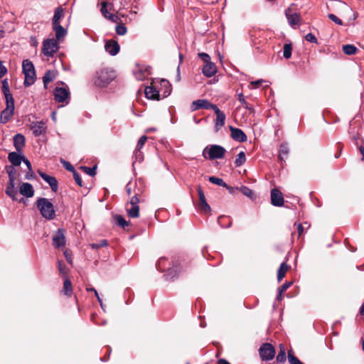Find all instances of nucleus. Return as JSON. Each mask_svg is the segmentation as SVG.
I'll use <instances>...</instances> for the list:
<instances>
[{"label":"nucleus","mask_w":364,"mask_h":364,"mask_svg":"<svg viewBox=\"0 0 364 364\" xmlns=\"http://www.w3.org/2000/svg\"><path fill=\"white\" fill-rule=\"evenodd\" d=\"M165 93L166 92H164V95H161L160 92H144L146 98L152 100H159L161 99L166 98L168 95H165Z\"/></svg>","instance_id":"34"},{"label":"nucleus","mask_w":364,"mask_h":364,"mask_svg":"<svg viewBox=\"0 0 364 364\" xmlns=\"http://www.w3.org/2000/svg\"><path fill=\"white\" fill-rule=\"evenodd\" d=\"M285 15L288 20V23L292 27L299 25L301 20V15L299 13L294 12L290 7L286 9Z\"/></svg>","instance_id":"12"},{"label":"nucleus","mask_w":364,"mask_h":364,"mask_svg":"<svg viewBox=\"0 0 364 364\" xmlns=\"http://www.w3.org/2000/svg\"><path fill=\"white\" fill-rule=\"evenodd\" d=\"M58 49V41L54 38L46 39L43 43L42 51L45 55L53 56Z\"/></svg>","instance_id":"9"},{"label":"nucleus","mask_w":364,"mask_h":364,"mask_svg":"<svg viewBox=\"0 0 364 364\" xmlns=\"http://www.w3.org/2000/svg\"><path fill=\"white\" fill-rule=\"evenodd\" d=\"M58 75V72L55 70H48L46 72L43 77V82L44 89L48 90L49 88L48 84L55 80Z\"/></svg>","instance_id":"15"},{"label":"nucleus","mask_w":364,"mask_h":364,"mask_svg":"<svg viewBox=\"0 0 364 364\" xmlns=\"http://www.w3.org/2000/svg\"><path fill=\"white\" fill-rule=\"evenodd\" d=\"M116 77L113 70L105 68L100 69L96 73L95 85L98 87H105L109 85Z\"/></svg>","instance_id":"1"},{"label":"nucleus","mask_w":364,"mask_h":364,"mask_svg":"<svg viewBox=\"0 0 364 364\" xmlns=\"http://www.w3.org/2000/svg\"><path fill=\"white\" fill-rule=\"evenodd\" d=\"M23 73L24 74V84L31 85L36 80V71L34 65L29 60H24L22 63Z\"/></svg>","instance_id":"5"},{"label":"nucleus","mask_w":364,"mask_h":364,"mask_svg":"<svg viewBox=\"0 0 364 364\" xmlns=\"http://www.w3.org/2000/svg\"><path fill=\"white\" fill-rule=\"evenodd\" d=\"M7 72V69L4 65H3L2 63L0 62V78H1Z\"/></svg>","instance_id":"60"},{"label":"nucleus","mask_w":364,"mask_h":364,"mask_svg":"<svg viewBox=\"0 0 364 364\" xmlns=\"http://www.w3.org/2000/svg\"><path fill=\"white\" fill-rule=\"evenodd\" d=\"M271 203L274 206L281 207L284 205V197L281 191L277 188L271 191Z\"/></svg>","instance_id":"13"},{"label":"nucleus","mask_w":364,"mask_h":364,"mask_svg":"<svg viewBox=\"0 0 364 364\" xmlns=\"http://www.w3.org/2000/svg\"><path fill=\"white\" fill-rule=\"evenodd\" d=\"M127 207V213L129 218H137L139 216V207L135 205H130Z\"/></svg>","instance_id":"33"},{"label":"nucleus","mask_w":364,"mask_h":364,"mask_svg":"<svg viewBox=\"0 0 364 364\" xmlns=\"http://www.w3.org/2000/svg\"><path fill=\"white\" fill-rule=\"evenodd\" d=\"M138 194H139V191L135 192L134 196H133L131 198L130 201H129L130 205L139 206L138 204L139 203V198H138Z\"/></svg>","instance_id":"51"},{"label":"nucleus","mask_w":364,"mask_h":364,"mask_svg":"<svg viewBox=\"0 0 364 364\" xmlns=\"http://www.w3.org/2000/svg\"><path fill=\"white\" fill-rule=\"evenodd\" d=\"M23 156L19 155L16 152H11L9 154L8 159L14 166H18L22 161Z\"/></svg>","instance_id":"29"},{"label":"nucleus","mask_w":364,"mask_h":364,"mask_svg":"<svg viewBox=\"0 0 364 364\" xmlns=\"http://www.w3.org/2000/svg\"><path fill=\"white\" fill-rule=\"evenodd\" d=\"M6 193L13 200H17L18 196V190L16 187L14 188H6Z\"/></svg>","instance_id":"38"},{"label":"nucleus","mask_w":364,"mask_h":364,"mask_svg":"<svg viewBox=\"0 0 364 364\" xmlns=\"http://www.w3.org/2000/svg\"><path fill=\"white\" fill-rule=\"evenodd\" d=\"M280 350L278 355H277V362L282 363L286 360V351L283 345L279 346Z\"/></svg>","instance_id":"42"},{"label":"nucleus","mask_w":364,"mask_h":364,"mask_svg":"<svg viewBox=\"0 0 364 364\" xmlns=\"http://www.w3.org/2000/svg\"><path fill=\"white\" fill-rule=\"evenodd\" d=\"M119 45L114 40H108L105 45V50L111 55H117L119 51Z\"/></svg>","instance_id":"17"},{"label":"nucleus","mask_w":364,"mask_h":364,"mask_svg":"<svg viewBox=\"0 0 364 364\" xmlns=\"http://www.w3.org/2000/svg\"><path fill=\"white\" fill-rule=\"evenodd\" d=\"M22 161L26 165L29 171H32L31 164L30 161L23 156V159H22Z\"/></svg>","instance_id":"62"},{"label":"nucleus","mask_w":364,"mask_h":364,"mask_svg":"<svg viewBox=\"0 0 364 364\" xmlns=\"http://www.w3.org/2000/svg\"><path fill=\"white\" fill-rule=\"evenodd\" d=\"M207 109H213L215 112V114L222 112V111H220V109L215 105L212 104L209 102L208 103Z\"/></svg>","instance_id":"57"},{"label":"nucleus","mask_w":364,"mask_h":364,"mask_svg":"<svg viewBox=\"0 0 364 364\" xmlns=\"http://www.w3.org/2000/svg\"><path fill=\"white\" fill-rule=\"evenodd\" d=\"M289 153V149L288 147V144L287 143H282L280 146L278 154V159L282 164L285 162V160L288 157Z\"/></svg>","instance_id":"24"},{"label":"nucleus","mask_w":364,"mask_h":364,"mask_svg":"<svg viewBox=\"0 0 364 364\" xmlns=\"http://www.w3.org/2000/svg\"><path fill=\"white\" fill-rule=\"evenodd\" d=\"M31 129L33 131V134L36 136H38L46 132V126L45 122L42 121L37 122L32 125Z\"/></svg>","instance_id":"23"},{"label":"nucleus","mask_w":364,"mask_h":364,"mask_svg":"<svg viewBox=\"0 0 364 364\" xmlns=\"http://www.w3.org/2000/svg\"><path fill=\"white\" fill-rule=\"evenodd\" d=\"M116 33L119 36H123L127 33V28L124 23H118L115 28Z\"/></svg>","instance_id":"45"},{"label":"nucleus","mask_w":364,"mask_h":364,"mask_svg":"<svg viewBox=\"0 0 364 364\" xmlns=\"http://www.w3.org/2000/svg\"><path fill=\"white\" fill-rule=\"evenodd\" d=\"M73 174L76 183L80 187L82 186V181L80 175L76 171H74Z\"/></svg>","instance_id":"56"},{"label":"nucleus","mask_w":364,"mask_h":364,"mask_svg":"<svg viewBox=\"0 0 364 364\" xmlns=\"http://www.w3.org/2000/svg\"><path fill=\"white\" fill-rule=\"evenodd\" d=\"M58 269L60 274L63 275H66L68 273V269L66 265L63 264L62 262L58 261Z\"/></svg>","instance_id":"53"},{"label":"nucleus","mask_w":364,"mask_h":364,"mask_svg":"<svg viewBox=\"0 0 364 364\" xmlns=\"http://www.w3.org/2000/svg\"><path fill=\"white\" fill-rule=\"evenodd\" d=\"M269 87V83L267 81L264 80H257L256 81H252L248 83L247 88L250 90H267Z\"/></svg>","instance_id":"21"},{"label":"nucleus","mask_w":364,"mask_h":364,"mask_svg":"<svg viewBox=\"0 0 364 364\" xmlns=\"http://www.w3.org/2000/svg\"><path fill=\"white\" fill-rule=\"evenodd\" d=\"M197 192L198 194L199 202L198 204V210L202 214H210L211 212L210 206L206 201L205 196L203 191L202 190L200 186H198Z\"/></svg>","instance_id":"10"},{"label":"nucleus","mask_w":364,"mask_h":364,"mask_svg":"<svg viewBox=\"0 0 364 364\" xmlns=\"http://www.w3.org/2000/svg\"><path fill=\"white\" fill-rule=\"evenodd\" d=\"M225 121V114L222 112L220 114H216V119L215 123V128L216 131H218L224 126Z\"/></svg>","instance_id":"32"},{"label":"nucleus","mask_w":364,"mask_h":364,"mask_svg":"<svg viewBox=\"0 0 364 364\" xmlns=\"http://www.w3.org/2000/svg\"><path fill=\"white\" fill-rule=\"evenodd\" d=\"M246 161V156L244 151H240L236 156L235 164L237 167L241 166L245 164Z\"/></svg>","instance_id":"37"},{"label":"nucleus","mask_w":364,"mask_h":364,"mask_svg":"<svg viewBox=\"0 0 364 364\" xmlns=\"http://www.w3.org/2000/svg\"><path fill=\"white\" fill-rule=\"evenodd\" d=\"M168 262L167 259L165 257H161L156 263V268L161 272L167 269V272L165 274V277L167 280H173L177 277L178 274V267H166V262Z\"/></svg>","instance_id":"7"},{"label":"nucleus","mask_w":364,"mask_h":364,"mask_svg":"<svg viewBox=\"0 0 364 364\" xmlns=\"http://www.w3.org/2000/svg\"><path fill=\"white\" fill-rule=\"evenodd\" d=\"M274 354V348L270 343H264L259 348V355L262 360H272Z\"/></svg>","instance_id":"11"},{"label":"nucleus","mask_w":364,"mask_h":364,"mask_svg":"<svg viewBox=\"0 0 364 364\" xmlns=\"http://www.w3.org/2000/svg\"><path fill=\"white\" fill-rule=\"evenodd\" d=\"M114 219L117 224L123 228H125L129 225V222L125 220V219L120 215H116Z\"/></svg>","instance_id":"41"},{"label":"nucleus","mask_w":364,"mask_h":364,"mask_svg":"<svg viewBox=\"0 0 364 364\" xmlns=\"http://www.w3.org/2000/svg\"><path fill=\"white\" fill-rule=\"evenodd\" d=\"M292 284L291 282H284L279 288V290H280V294H282L283 292L287 290L291 285Z\"/></svg>","instance_id":"55"},{"label":"nucleus","mask_w":364,"mask_h":364,"mask_svg":"<svg viewBox=\"0 0 364 364\" xmlns=\"http://www.w3.org/2000/svg\"><path fill=\"white\" fill-rule=\"evenodd\" d=\"M288 359L290 364H302V363L294 355L291 350L288 352Z\"/></svg>","instance_id":"46"},{"label":"nucleus","mask_w":364,"mask_h":364,"mask_svg":"<svg viewBox=\"0 0 364 364\" xmlns=\"http://www.w3.org/2000/svg\"><path fill=\"white\" fill-rule=\"evenodd\" d=\"M208 101L207 100H197L193 101L191 105L192 112L198 110L200 109H207Z\"/></svg>","instance_id":"27"},{"label":"nucleus","mask_w":364,"mask_h":364,"mask_svg":"<svg viewBox=\"0 0 364 364\" xmlns=\"http://www.w3.org/2000/svg\"><path fill=\"white\" fill-rule=\"evenodd\" d=\"M238 100L243 105H246V108H248V106L247 105V103L245 100V96L243 95L242 92H240L238 95Z\"/></svg>","instance_id":"63"},{"label":"nucleus","mask_w":364,"mask_h":364,"mask_svg":"<svg viewBox=\"0 0 364 364\" xmlns=\"http://www.w3.org/2000/svg\"><path fill=\"white\" fill-rule=\"evenodd\" d=\"M53 243L55 248H60L65 246V237L64 235V230H58L55 235L53 237Z\"/></svg>","instance_id":"14"},{"label":"nucleus","mask_w":364,"mask_h":364,"mask_svg":"<svg viewBox=\"0 0 364 364\" xmlns=\"http://www.w3.org/2000/svg\"><path fill=\"white\" fill-rule=\"evenodd\" d=\"M240 190L244 196H245L251 199H253L255 198L254 193L250 188L242 186H241Z\"/></svg>","instance_id":"40"},{"label":"nucleus","mask_w":364,"mask_h":364,"mask_svg":"<svg viewBox=\"0 0 364 364\" xmlns=\"http://www.w3.org/2000/svg\"><path fill=\"white\" fill-rule=\"evenodd\" d=\"M19 191L21 195L27 198H31L34 195L33 186L29 183H23L19 188Z\"/></svg>","instance_id":"22"},{"label":"nucleus","mask_w":364,"mask_h":364,"mask_svg":"<svg viewBox=\"0 0 364 364\" xmlns=\"http://www.w3.org/2000/svg\"><path fill=\"white\" fill-rule=\"evenodd\" d=\"M81 168L86 173L87 175L90 176H94L96 174V167H87V166H81Z\"/></svg>","instance_id":"47"},{"label":"nucleus","mask_w":364,"mask_h":364,"mask_svg":"<svg viewBox=\"0 0 364 364\" xmlns=\"http://www.w3.org/2000/svg\"><path fill=\"white\" fill-rule=\"evenodd\" d=\"M146 140L147 137L146 136H141L136 144V151H139L146 143Z\"/></svg>","instance_id":"48"},{"label":"nucleus","mask_w":364,"mask_h":364,"mask_svg":"<svg viewBox=\"0 0 364 364\" xmlns=\"http://www.w3.org/2000/svg\"><path fill=\"white\" fill-rule=\"evenodd\" d=\"M208 180L210 183L213 184H216L222 187H228L227 183L222 178H217L215 176H210Z\"/></svg>","instance_id":"39"},{"label":"nucleus","mask_w":364,"mask_h":364,"mask_svg":"<svg viewBox=\"0 0 364 364\" xmlns=\"http://www.w3.org/2000/svg\"><path fill=\"white\" fill-rule=\"evenodd\" d=\"M225 152L226 150L223 146L213 144L207 146L204 149L203 156L210 160L220 159L224 157Z\"/></svg>","instance_id":"4"},{"label":"nucleus","mask_w":364,"mask_h":364,"mask_svg":"<svg viewBox=\"0 0 364 364\" xmlns=\"http://www.w3.org/2000/svg\"><path fill=\"white\" fill-rule=\"evenodd\" d=\"M14 145L17 151H21L25 145V137L21 134H17L14 136Z\"/></svg>","instance_id":"26"},{"label":"nucleus","mask_w":364,"mask_h":364,"mask_svg":"<svg viewBox=\"0 0 364 364\" xmlns=\"http://www.w3.org/2000/svg\"><path fill=\"white\" fill-rule=\"evenodd\" d=\"M231 132V137L237 141L244 142L247 140V136L244 132L238 128H235L232 126L230 127Z\"/></svg>","instance_id":"20"},{"label":"nucleus","mask_w":364,"mask_h":364,"mask_svg":"<svg viewBox=\"0 0 364 364\" xmlns=\"http://www.w3.org/2000/svg\"><path fill=\"white\" fill-rule=\"evenodd\" d=\"M292 46L291 43H286L284 46L283 55L286 59H289L291 56Z\"/></svg>","instance_id":"43"},{"label":"nucleus","mask_w":364,"mask_h":364,"mask_svg":"<svg viewBox=\"0 0 364 364\" xmlns=\"http://www.w3.org/2000/svg\"><path fill=\"white\" fill-rule=\"evenodd\" d=\"M1 91H9V85L6 80L2 81Z\"/></svg>","instance_id":"61"},{"label":"nucleus","mask_w":364,"mask_h":364,"mask_svg":"<svg viewBox=\"0 0 364 364\" xmlns=\"http://www.w3.org/2000/svg\"><path fill=\"white\" fill-rule=\"evenodd\" d=\"M225 218H226L224 215H220L218 218V223L222 228H228L231 226L232 222L229 221L227 224L223 223V220H225Z\"/></svg>","instance_id":"50"},{"label":"nucleus","mask_w":364,"mask_h":364,"mask_svg":"<svg viewBox=\"0 0 364 364\" xmlns=\"http://www.w3.org/2000/svg\"><path fill=\"white\" fill-rule=\"evenodd\" d=\"M62 292L68 296H71V295L73 294V287H72L71 282L67 277L64 280Z\"/></svg>","instance_id":"30"},{"label":"nucleus","mask_w":364,"mask_h":364,"mask_svg":"<svg viewBox=\"0 0 364 364\" xmlns=\"http://www.w3.org/2000/svg\"><path fill=\"white\" fill-rule=\"evenodd\" d=\"M38 173L40 175V176L46 182L49 184L51 190L53 191V192H57L58 191V181L56 180V178L53 176H49L43 172H41L40 171H38Z\"/></svg>","instance_id":"19"},{"label":"nucleus","mask_w":364,"mask_h":364,"mask_svg":"<svg viewBox=\"0 0 364 364\" xmlns=\"http://www.w3.org/2000/svg\"><path fill=\"white\" fill-rule=\"evenodd\" d=\"M305 39L307 41L311 42V43H318L316 38L311 33H309L306 34V36H305Z\"/></svg>","instance_id":"58"},{"label":"nucleus","mask_w":364,"mask_h":364,"mask_svg":"<svg viewBox=\"0 0 364 364\" xmlns=\"http://www.w3.org/2000/svg\"><path fill=\"white\" fill-rule=\"evenodd\" d=\"M342 50L346 55H354L358 51V48L353 45L347 44L343 46Z\"/></svg>","instance_id":"36"},{"label":"nucleus","mask_w":364,"mask_h":364,"mask_svg":"<svg viewBox=\"0 0 364 364\" xmlns=\"http://www.w3.org/2000/svg\"><path fill=\"white\" fill-rule=\"evenodd\" d=\"M15 181H16V179H14V178L9 179V182H8L6 188H14V187H16Z\"/></svg>","instance_id":"64"},{"label":"nucleus","mask_w":364,"mask_h":364,"mask_svg":"<svg viewBox=\"0 0 364 364\" xmlns=\"http://www.w3.org/2000/svg\"><path fill=\"white\" fill-rule=\"evenodd\" d=\"M328 17L332 21H333L334 23H336V24L338 25H343V21L339 18H338L336 15L333 14H329L328 15Z\"/></svg>","instance_id":"54"},{"label":"nucleus","mask_w":364,"mask_h":364,"mask_svg":"<svg viewBox=\"0 0 364 364\" xmlns=\"http://www.w3.org/2000/svg\"><path fill=\"white\" fill-rule=\"evenodd\" d=\"M6 100V108L1 112L0 122L7 123L13 117L14 112V100L11 92H4Z\"/></svg>","instance_id":"2"},{"label":"nucleus","mask_w":364,"mask_h":364,"mask_svg":"<svg viewBox=\"0 0 364 364\" xmlns=\"http://www.w3.org/2000/svg\"><path fill=\"white\" fill-rule=\"evenodd\" d=\"M288 270V266L286 262H282L277 271V279L279 282L284 277L286 272Z\"/></svg>","instance_id":"35"},{"label":"nucleus","mask_w":364,"mask_h":364,"mask_svg":"<svg viewBox=\"0 0 364 364\" xmlns=\"http://www.w3.org/2000/svg\"><path fill=\"white\" fill-rule=\"evenodd\" d=\"M36 205L43 218L48 220H52L54 218L55 215L54 207L48 199L41 198L37 200Z\"/></svg>","instance_id":"3"},{"label":"nucleus","mask_w":364,"mask_h":364,"mask_svg":"<svg viewBox=\"0 0 364 364\" xmlns=\"http://www.w3.org/2000/svg\"><path fill=\"white\" fill-rule=\"evenodd\" d=\"M6 172L9 176V179H16V170L13 166H6Z\"/></svg>","instance_id":"49"},{"label":"nucleus","mask_w":364,"mask_h":364,"mask_svg":"<svg viewBox=\"0 0 364 364\" xmlns=\"http://www.w3.org/2000/svg\"><path fill=\"white\" fill-rule=\"evenodd\" d=\"M202 72L205 76L211 77L214 75L217 72L216 66L212 62L205 64L202 69Z\"/></svg>","instance_id":"25"},{"label":"nucleus","mask_w":364,"mask_h":364,"mask_svg":"<svg viewBox=\"0 0 364 364\" xmlns=\"http://www.w3.org/2000/svg\"><path fill=\"white\" fill-rule=\"evenodd\" d=\"M171 91V85L169 81L164 78H154L152 80L150 85H146L144 91Z\"/></svg>","instance_id":"6"},{"label":"nucleus","mask_w":364,"mask_h":364,"mask_svg":"<svg viewBox=\"0 0 364 364\" xmlns=\"http://www.w3.org/2000/svg\"><path fill=\"white\" fill-rule=\"evenodd\" d=\"M100 12L104 18L114 23L120 20L118 16L111 13V11L114 10V4L112 2L102 1L100 3Z\"/></svg>","instance_id":"8"},{"label":"nucleus","mask_w":364,"mask_h":364,"mask_svg":"<svg viewBox=\"0 0 364 364\" xmlns=\"http://www.w3.org/2000/svg\"><path fill=\"white\" fill-rule=\"evenodd\" d=\"M64 13L61 6L55 9L54 15L52 18V25L60 24V20L63 18Z\"/></svg>","instance_id":"28"},{"label":"nucleus","mask_w":364,"mask_h":364,"mask_svg":"<svg viewBox=\"0 0 364 364\" xmlns=\"http://www.w3.org/2000/svg\"><path fill=\"white\" fill-rule=\"evenodd\" d=\"M70 92H54V100L56 102L61 103L59 107L68 105L70 100Z\"/></svg>","instance_id":"18"},{"label":"nucleus","mask_w":364,"mask_h":364,"mask_svg":"<svg viewBox=\"0 0 364 364\" xmlns=\"http://www.w3.org/2000/svg\"><path fill=\"white\" fill-rule=\"evenodd\" d=\"M151 69L150 66H147L144 68H139L138 72L136 73V77L138 80H142L146 76L151 75Z\"/></svg>","instance_id":"31"},{"label":"nucleus","mask_w":364,"mask_h":364,"mask_svg":"<svg viewBox=\"0 0 364 364\" xmlns=\"http://www.w3.org/2000/svg\"><path fill=\"white\" fill-rule=\"evenodd\" d=\"M64 167L68 170V171H72L73 173L74 171H75L74 167L69 163V162H67L64 160H62L61 161Z\"/></svg>","instance_id":"59"},{"label":"nucleus","mask_w":364,"mask_h":364,"mask_svg":"<svg viewBox=\"0 0 364 364\" xmlns=\"http://www.w3.org/2000/svg\"><path fill=\"white\" fill-rule=\"evenodd\" d=\"M53 91H69V87L65 82L58 81Z\"/></svg>","instance_id":"44"},{"label":"nucleus","mask_w":364,"mask_h":364,"mask_svg":"<svg viewBox=\"0 0 364 364\" xmlns=\"http://www.w3.org/2000/svg\"><path fill=\"white\" fill-rule=\"evenodd\" d=\"M198 56L205 63V64L211 62L210 55L205 53H199Z\"/></svg>","instance_id":"52"},{"label":"nucleus","mask_w":364,"mask_h":364,"mask_svg":"<svg viewBox=\"0 0 364 364\" xmlns=\"http://www.w3.org/2000/svg\"><path fill=\"white\" fill-rule=\"evenodd\" d=\"M52 28L55 32V40L58 41V42L63 41L68 34L67 30L60 24L52 25Z\"/></svg>","instance_id":"16"}]
</instances>
